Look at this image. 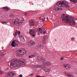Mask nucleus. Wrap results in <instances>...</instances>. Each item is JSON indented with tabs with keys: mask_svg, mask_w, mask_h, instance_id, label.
I'll list each match as a JSON object with an SVG mask.
<instances>
[{
	"mask_svg": "<svg viewBox=\"0 0 77 77\" xmlns=\"http://www.w3.org/2000/svg\"><path fill=\"white\" fill-rule=\"evenodd\" d=\"M17 35H18V31H16L15 33L14 34V36L15 37H16L17 36Z\"/></svg>",
	"mask_w": 77,
	"mask_h": 77,
	"instance_id": "b1692460",
	"label": "nucleus"
},
{
	"mask_svg": "<svg viewBox=\"0 0 77 77\" xmlns=\"http://www.w3.org/2000/svg\"><path fill=\"white\" fill-rule=\"evenodd\" d=\"M46 64H47V62H45V61H44L43 65H44V66H47V65H46Z\"/></svg>",
	"mask_w": 77,
	"mask_h": 77,
	"instance_id": "c756f323",
	"label": "nucleus"
},
{
	"mask_svg": "<svg viewBox=\"0 0 77 77\" xmlns=\"http://www.w3.org/2000/svg\"><path fill=\"white\" fill-rule=\"evenodd\" d=\"M2 54V52L0 51V55Z\"/></svg>",
	"mask_w": 77,
	"mask_h": 77,
	"instance_id": "ea45409f",
	"label": "nucleus"
},
{
	"mask_svg": "<svg viewBox=\"0 0 77 77\" xmlns=\"http://www.w3.org/2000/svg\"><path fill=\"white\" fill-rule=\"evenodd\" d=\"M57 26V25H56L54 26V27H56Z\"/></svg>",
	"mask_w": 77,
	"mask_h": 77,
	"instance_id": "e433bc0d",
	"label": "nucleus"
},
{
	"mask_svg": "<svg viewBox=\"0 0 77 77\" xmlns=\"http://www.w3.org/2000/svg\"><path fill=\"white\" fill-rule=\"evenodd\" d=\"M19 60L18 58H15L12 60L10 63V66L12 68H16V63L18 62Z\"/></svg>",
	"mask_w": 77,
	"mask_h": 77,
	"instance_id": "39448f33",
	"label": "nucleus"
},
{
	"mask_svg": "<svg viewBox=\"0 0 77 77\" xmlns=\"http://www.w3.org/2000/svg\"><path fill=\"white\" fill-rule=\"evenodd\" d=\"M19 77H23V75L20 74L19 75Z\"/></svg>",
	"mask_w": 77,
	"mask_h": 77,
	"instance_id": "72a5a7b5",
	"label": "nucleus"
},
{
	"mask_svg": "<svg viewBox=\"0 0 77 77\" xmlns=\"http://www.w3.org/2000/svg\"><path fill=\"white\" fill-rule=\"evenodd\" d=\"M71 40H72V41H74V40H75V38H74V37H72L71 38Z\"/></svg>",
	"mask_w": 77,
	"mask_h": 77,
	"instance_id": "473e14b6",
	"label": "nucleus"
},
{
	"mask_svg": "<svg viewBox=\"0 0 77 77\" xmlns=\"http://www.w3.org/2000/svg\"><path fill=\"white\" fill-rule=\"evenodd\" d=\"M37 31H36V29H30L29 31V34L32 36V37H35V35L36 34Z\"/></svg>",
	"mask_w": 77,
	"mask_h": 77,
	"instance_id": "0eeeda50",
	"label": "nucleus"
},
{
	"mask_svg": "<svg viewBox=\"0 0 77 77\" xmlns=\"http://www.w3.org/2000/svg\"><path fill=\"white\" fill-rule=\"evenodd\" d=\"M3 74V71L1 70V69H0V74Z\"/></svg>",
	"mask_w": 77,
	"mask_h": 77,
	"instance_id": "2f4dec72",
	"label": "nucleus"
},
{
	"mask_svg": "<svg viewBox=\"0 0 77 77\" xmlns=\"http://www.w3.org/2000/svg\"><path fill=\"white\" fill-rule=\"evenodd\" d=\"M24 15H27V12H25L24 13Z\"/></svg>",
	"mask_w": 77,
	"mask_h": 77,
	"instance_id": "c9c22d12",
	"label": "nucleus"
},
{
	"mask_svg": "<svg viewBox=\"0 0 77 77\" xmlns=\"http://www.w3.org/2000/svg\"><path fill=\"white\" fill-rule=\"evenodd\" d=\"M24 18H20L19 20L17 18L14 19L12 21V23L14 25H15L16 26H18L21 25L22 23H24Z\"/></svg>",
	"mask_w": 77,
	"mask_h": 77,
	"instance_id": "7ed1b4c3",
	"label": "nucleus"
},
{
	"mask_svg": "<svg viewBox=\"0 0 77 77\" xmlns=\"http://www.w3.org/2000/svg\"><path fill=\"white\" fill-rule=\"evenodd\" d=\"M44 60H45V58L43 57H41L39 59L40 61H41V62H43Z\"/></svg>",
	"mask_w": 77,
	"mask_h": 77,
	"instance_id": "4be33fe9",
	"label": "nucleus"
},
{
	"mask_svg": "<svg viewBox=\"0 0 77 77\" xmlns=\"http://www.w3.org/2000/svg\"><path fill=\"white\" fill-rule=\"evenodd\" d=\"M46 63L47 64H45L46 65H47V66H48V65H51V63L49 62V61H47Z\"/></svg>",
	"mask_w": 77,
	"mask_h": 77,
	"instance_id": "a878e982",
	"label": "nucleus"
},
{
	"mask_svg": "<svg viewBox=\"0 0 77 77\" xmlns=\"http://www.w3.org/2000/svg\"><path fill=\"white\" fill-rule=\"evenodd\" d=\"M18 44H19V43L18 41L17 40H14L12 42L11 46L13 47H15L18 46Z\"/></svg>",
	"mask_w": 77,
	"mask_h": 77,
	"instance_id": "9d476101",
	"label": "nucleus"
},
{
	"mask_svg": "<svg viewBox=\"0 0 77 77\" xmlns=\"http://www.w3.org/2000/svg\"><path fill=\"white\" fill-rule=\"evenodd\" d=\"M61 18L63 23H69L71 26L75 25V22L74 20V18L72 17H69L65 14L62 15Z\"/></svg>",
	"mask_w": 77,
	"mask_h": 77,
	"instance_id": "f257e3e1",
	"label": "nucleus"
},
{
	"mask_svg": "<svg viewBox=\"0 0 77 77\" xmlns=\"http://www.w3.org/2000/svg\"><path fill=\"white\" fill-rule=\"evenodd\" d=\"M41 67H42V66H41L40 65H36L35 66V68H41Z\"/></svg>",
	"mask_w": 77,
	"mask_h": 77,
	"instance_id": "cd10ccee",
	"label": "nucleus"
},
{
	"mask_svg": "<svg viewBox=\"0 0 77 77\" xmlns=\"http://www.w3.org/2000/svg\"><path fill=\"white\" fill-rule=\"evenodd\" d=\"M38 34L39 35L41 34H46L47 33V31L46 30H43L41 28H39L38 31Z\"/></svg>",
	"mask_w": 77,
	"mask_h": 77,
	"instance_id": "1a4fd4ad",
	"label": "nucleus"
},
{
	"mask_svg": "<svg viewBox=\"0 0 77 77\" xmlns=\"http://www.w3.org/2000/svg\"><path fill=\"white\" fill-rule=\"evenodd\" d=\"M0 23H2V24H6V25H9V22H8L3 21L2 22H0Z\"/></svg>",
	"mask_w": 77,
	"mask_h": 77,
	"instance_id": "6ab92c4d",
	"label": "nucleus"
},
{
	"mask_svg": "<svg viewBox=\"0 0 77 77\" xmlns=\"http://www.w3.org/2000/svg\"><path fill=\"white\" fill-rule=\"evenodd\" d=\"M2 8L3 9H4V10H5V11L7 12H8V11L9 10V8H8L6 7H3Z\"/></svg>",
	"mask_w": 77,
	"mask_h": 77,
	"instance_id": "aec40b11",
	"label": "nucleus"
},
{
	"mask_svg": "<svg viewBox=\"0 0 77 77\" xmlns=\"http://www.w3.org/2000/svg\"><path fill=\"white\" fill-rule=\"evenodd\" d=\"M57 5L59 7H63V8L66 7V8H69V6L68 4V2L66 1H62L59 2L57 3Z\"/></svg>",
	"mask_w": 77,
	"mask_h": 77,
	"instance_id": "20e7f679",
	"label": "nucleus"
},
{
	"mask_svg": "<svg viewBox=\"0 0 77 77\" xmlns=\"http://www.w3.org/2000/svg\"><path fill=\"white\" fill-rule=\"evenodd\" d=\"M40 45V48L42 49V47H43V45H42L39 44Z\"/></svg>",
	"mask_w": 77,
	"mask_h": 77,
	"instance_id": "7c9ffc66",
	"label": "nucleus"
},
{
	"mask_svg": "<svg viewBox=\"0 0 77 77\" xmlns=\"http://www.w3.org/2000/svg\"><path fill=\"white\" fill-rule=\"evenodd\" d=\"M47 36H45L43 37V38L42 40V42L44 44H45L46 43V41H47Z\"/></svg>",
	"mask_w": 77,
	"mask_h": 77,
	"instance_id": "2eb2a0df",
	"label": "nucleus"
},
{
	"mask_svg": "<svg viewBox=\"0 0 77 77\" xmlns=\"http://www.w3.org/2000/svg\"><path fill=\"white\" fill-rule=\"evenodd\" d=\"M50 70H51V69L50 68L44 69V71H45V72H49V71H50Z\"/></svg>",
	"mask_w": 77,
	"mask_h": 77,
	"instance_id": "5701e85b",
	"label": "nucleus"
},
{
	"mask_svg": "<svg viewBox=\"0 0 77 77\" xmlns=\"http://www.w3.org/2000/svg\"><path fill=\"white\" fill-rule=\"evenodd\" d=\"M65 75H67V76H68V77H72L73 76V75H72V74L71 73H68V72H66L65 73Z\"/></svg>",
	"mask_w": 77,
	"mask_h": 77,
	"instance_id": "4468645a",
	"label": "nucleus"
},
{
	"mask_svg": "<svg viewBox=\"0 0 77 77\" xmlns=\"http://www.w3.org/2000/svg\"><path fill=\"white\" fill-rule=\"evenodd\" d=\"M35 44V42L33 41H31L29 42L28 43V45L29 46H32L34 45Z\"/></svg>",
	"mask_w": 77,
	"mask_h": 77,
	"instance_id": "9b49d317",
	"label": "nucleus"
},
{
	"mask_svg": "<svg viewBox=\"0 0 77 77\" xmlns=\"http://www.w3.org/2000/svg\"><path fill=\"white\" fill-rule=\"evenodd\" d=\"M63 67L68 69H70V68H71V66L69 64H64Z\"/></svg>",
	"mask_w": 77,
	"mask_h": 77,
	"instance_id": "ddd939ff",
	"label": "nucleus"
},
{
	"mask_svg": "<svg viewBox=\"0 0 77 77\" xmlns=\"http://www.w3.org/2000/svg\"><path fill=\"white\" fill-rule=\"evenodd\" d=\"M60 60L61 61L63 60V57L61 58V59H60Z\"/></svg>",
	"mask_w": 77,
	"mask_h": 77,
	"instance_id": "f704fd0d",
	"label": "nucleus"
},
{
	"mask_svg": "<svg viewBox=\"0 0 77 77\" xmlns=\"http://www.w3.org/2000/svg\"><path fill=\"white\" fill-rule=\"evenodd\" d=\"M70 2H72L73 3H76L77 2V0H69Z\"/></svg>",
	"mask_w": 77,
	"mask_h": 77,
	"instance_id": "393cba45",
	"label": "nucleus"
},
{
	"mask_svg": "<svg viewBox=\"0 0 77 77\" xmlns=\"http://www.w3.org/2000/svg\"><path fill=\"white\" fill-rule=\"evenodd\" d=\"M29 25L30 26H34V21L31 20L30 21L29 23Z\"/></svg>",
	"mask_w": 77,
	"mask_h": 77,
	"instance_id": "dca6fc26",
	"label": "nucleus"
},
{
	"mask_svg": "<svg viewBox=\"0 0 77 77\" xmlns=\"http://www.w3.org/2000/svg\"><path fill=\"white\" fill-rule=\"evenodd\" d=\"M16 74V72L15 71H11L8 72L7 74V75L8 77H13L14 75H15Z\"/></svg>",
	"mask_w": 77,
	"mask_h": 77,
	"instance_id": "6e6552de",
	"label": "nucleus"
},
{
	"mask_svg": "<svg viewBox=\"0 0 77 77\" xmlns=\"http://www.w3.org/2000/svg\"><path fill=\"white\" fill-rule=\"evenodd\" d=\"M15 15L14 14H11L10 15V17H11V18H12V17H15Z\"/></svg>",
	"mask_w": 77,
	"mask_h": 77,
	"instance_id": "bb28decb",
	"label": "nucleus"
},
{
	"mask_svg": "<svg viewBox=\"0 0 77 77\" xmlns=\"http://www.w3.org/2000/svg\"><path fill=\"white\" fill-rule=\"evenodd\" d=\"M27 53V51L23 48H17L16 52V56L17 57H20L21 55H24Z\"/></svg>",
	"mask_w": 77,
	"mask_h": 77,
	"instance_id": "f03ea898",
	"label": "nucleus"
},
{
	"mask_svg": "<svg viewBox=\"0 0 77 77\" xmlns=\"http://www.w3.org/2000/svg\"><path fill=\"white\" fill-rule=\"evenodd\" d=\"M2 8L3 9H4V10H5V11L7 12H8V11L9 10V8H8L6 7H3Z\"/></svg>",
	"mask_w": 77,
	"mask_h": 77,
	"instance_id": "412c9836",
	"label": "nucleus"
},
{
	"mask_svg": "<svg viewBox=\"0 0 77 77\" xmlns=\"http://www.w3.org/2000/svg\"><path fill=\"white\" fill-rule=\"evenodd\" d=\"M39 18H40H40L42 19V21H43V22H44V21H45V18L44 17H43L42 18V17H39Z\"/></svg>",
	"mask_w": 77,
	"mask_h": 77,
	"instance_id": "c85d7f7f",
	"label": "nucleus"
},
{
	"mask_svg": "<svg viewBox=\"0 0 77 77\" xmlns=\"http://www.w3.org/2000/svg\"><path fill=\"white\" fill-rule=\"evenodd\" d=\"M19 38H20V39L21 41H23V42L25 41V39H24L23 36H22L21 35H20L19 36Z\"/></svg>",
	"mask_w": 77,
	"mask_h": 77,
	"instance_id": "a211bd4d",
	"label": "nucleus"
},
{
	"mask_svg": "<svg viewBox=\"0 0 77 77\" xmlns=\"http://www.w3.org/2000/svg\"><path fill=\"white\" fill-rule=\"evenodd\" d=\"M47 20H48V18L47 17Z\"/></svg>",
	"mask_w": 77,
	"mask_h": 77,
	"instance_id": "a19ab883",
	"label": "nucleus"
},
{
	"mask_svg": "<svg viewBox=\"0 0 77 77\" xmlns=\"http://www.w3.org/2000/svg\"><path fill=\"white\" fill-rule=\"evenodd\" d=\"M18 35H20V31H18Z\"/></svg>",
	"mask_w": 77,
	"mask_h": 77,
	"instance_id": "4c0bfd02",
	"label": "nucleus"
},
{
	"mask_svg": "<svg viewBox=\"0 0 77 77\" xmlns=\"http://www.w3.org/2000/svg\"><path fill=\"white\" fill-rule=\"evenodd\" d=\"M54 9L56 11H62L63 8L60 7H54Z\"/></svg>",
	"mask_w": 77,
	"mask_h": 77,
	"instance_id": "f8f14e48",
	"label": "nucleus"
},
{
	"mask_svg": "<svg viewBox=\"0 0 77 77\" xmlns=\"http://www.w3.org/2000/svg\"><path fill=\"white\" fill-rule=\"evenodd\" d=\"M18 59L19 60L18 62H17V63H16V68L21 66L22 63H24V59Z\"/></svg>",
	"mask_w": 77,
	"mask_h": 77,
	"instance_id": "423d86ee",
	"label": "nucleus"
},
{
	"mask_svg": "<svg viewBox=\"0 0 77 77\" xmlns=\"http://www.w3.org/2000/svg\"><path fill=\"white\" fill-rule=\"evenodd\" d=\"M37 55V54L35 53L34 54L30 55L29 56V58H33V57H35Z\"/></svg>",
	"mask_w": 77,
	"mask_h": 77,
	"instance_id": "f3484780",
	"label": "nucleus"
},
{
	"mask_svg": "<svg viewBox=\"0 0 77 77\" xmlns=\"http://www.w3.org/2000/svg\"><path fill=\"white\" fill-rule=\"evenodd\" d=\"M30 75H31V76L33 75V74H30Z\"/></svg>",
	"mask_w": 77,
	"mask_h": 77,
	"instance_id": "58836bf2",
	"label": "nucleus"
}]
</instances>
